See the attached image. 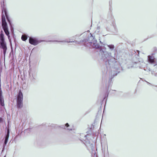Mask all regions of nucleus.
I'll list each match as a JSON object with an SVG mask.
<instances>
[{
  "instance_id": "1",
  "label": "nucleus",
  "mask_w": 157,
  "mask_h": 157,
  "mask_svg": "<svg viewBox=\"0 0 157 157\" xmlns=\"http://www.w3.org/2000/svg\"><path fill=\"white\" fill-rule=\"evenodd\" d=\"M83 42L84 45L86 47L90 48L99 49L101 59L104 61H109L112 57L111 53L106 51L105 47H100L99 44L97 43V40L92 36H90L88 40H84Z\"/></svg>"
},
{
  "instance_id": "2",
  "label": "nucleus",
  "mask_w": 157,
  "mask_h": 157,
  "mask_svg": "<svg viewBox=\"0 0 157 157\" xmlns=\"http://www.w3.org/2000/svg\"><path fill=\"white\" fill-rule=\"evenodd\" d=\"M2 12L4 11L5 15L3 14L2 15V26L3 29L6 35L8 36V38L10 40V36L9 35V32L8 31V29L7 24L6 22L5 19V16L6 19L9 22H10L8 16L7 15L6 9V8H3L2 10Z\"/></svg>"
},
{
  "instance_id": "3",
  "label": "nucleus",
  "mask_w": 157,
  "mask_h": 157,
  "mask_svg": "<svg viewBox=\"0 0 157 157\" xmlns=\"http://www.w3.org/2000/svg\"><path fill=\"white\" fill-rule=\"evenodd\" d=\"M0 48L3 49V54L5 55L7 49L6 43L5 41L3 32L1 31L0 34Z\"/></svg>"
},
{
  "instance_id": "4",
  "label": "nucleus",
  "mask_w": 157,
  "mask_h": 157,
  "mask_svg": "<svg viewBox=\"0 0 157 157\" xmlns=\"http://www.w3.org/2000/svg\"><path fill=\"white\" fill-rule=\"evenodd\" d=\"M17 104L18 108H21L23 106V94L21 91L17 95Z\"/></svg>"
},
{
  "instance_id": "5",
  "label": "nucleus",
  "mask_w": 157,
  "mask_h": 157,
  "mask_svg": "<svg viewBox=\"0 0 157 157\" xmlns=\"http://www.w3.org/2000/svg\"><path fill=\"white\" fill-rule=\"evenodd\" d=\"M147 61L149 63L153 64L154 66L157 65L156 59L155 58L153 54L148 56Z\"/></svg>"
},
{
  "instance_id": "6",
  "label": "nucleus",
  "mask_w": 157,
  "mask_h": 157,
  "mask_svg": "<svg viewBox=\"0 0 157 157\" xmlns=\"http://www.w3.org/2000/svg\"><path fill=\"white\" fill-rule=\"evenodd\" d=\"M29 43L33 45H36L40 43L43 41L39 40H38L35 38H33L30 37L29 38Z\"/></svg>"
},
{
  "instance_id": "7",
  "label": "nucleus",
  "mask_w": 157,
  "mask_h": 157,
  "mask_svg": "<svg viewBox=\"0 0 157 157\" xmlns=\"http://www.w3.org/2000/svg\"><path fill=\"white\" fill-rule=\"evenodd\" d=\"M0 104L2 106L4 105V99L2 95V92L1 90H0Z\"/></svg>"
},
{
  "instance_id": "8",
  "label": "nucleus",
  "mask_w": 157,
  "mask_h": 157,
  "mask_svg": "<svg viewBox=\"0 0 157 157\" xmlns=\"http://www.w3.org/2000/svg\"><path fill=\"white\" fill-rule=\"evenodd\" d=\"M9 129L8 130L7 132V135L5 137V141H4V144L5 145H6L8 142L9 137Z\"/></svg>"
},
{
  "instance_id": "9",
  "label": "nucleus",
  "mask_w": 157,
  "mask_h": 157,
  "mask_svg": "<svg viewBox=\"0 0 157 157\" xmlns=\"http://www.w3.org/2000/svg\"><path fill=\"white\" fill-rule=\"evenodd\" d=\"M92 155L93 157H97L96 151L95 149L92 150Z\"/></svg>"
},
{
  "instance_id": "10",
  "label": "nucleus",
  "mask_w": 157,
  "mask_h": 157,
  "mask_svg": "<svg viewBox=\"0 0 157 157\" xmlns=\"http://www.w3.org/2000/svg\"><path fill=\"white\" fill-rule=\"evenodd\" d=\"M107 46L111 51L113 50L115 48L114 45L113 44L107 45Z\"/></svg>"
},
{
  "instance_id": "11",
  "label": "nucleus",
  "mask_w": 157,
  "mask_h": 157,
  "mask_svg": "<svg viewBox=\"0 0 157 157\" xmlns=\"http://www.w3.org/2000/svg\"><path fill=\"white\" fill-rule=\"evenodd\" d=\"M27 36L26 35H23L21 36V39L23 41H25L27 39Z\"/></svg>"
},
{
  "instance_id": "12",
  "label": "nucleus",
  "mask_w": 157,
  "mask_h": 157,
  "mask_svg": "<svg viewBox=\"0 0 157 157\" xmlns=\"http://www.w3.org/2000/svg\"><path fill=\"white\" fill-rule=\"evenodd\" d=\"M151 74L152 75H154L155 77H157V73H155L154 72V71H152L151 72Z\"/></svg>"
},
{
  "instance_id": "13",
  "label": "nucleus",
  "mask_w": 157,
  "mask_h": 157,
  "mask_svg": "<svg viewBox=\"0 0 157 157\" xmlns=\"http://www.w3.org/2000/svg\"><path fill=\"white\" fill-rule=\"evenodd\" d=\"M59 42H67L69 43V42H74L75 41H66L64 40V41H59Z\"/></svg>"
},
{
  "instance_id": "14",
  "label": "nucleus",
  "mask_w": 157,
  "mask_h": 157,
  "mask_svg": "<svg viewBox=\"0 0 157 157\" xmlns=\"http://www.w3.org/2000/svg\"><path fill=\"white\" fill-rule=\"evenodd\" d=\"M144 70L145 71H151V69L149 67H147L146 68V69H144Z\"/></svg>"
},
{
  "instance_id": "15",
  "label": "nucleus",
  "mask_w": 157,
  "mask_h": 157,
  "mask_svg": "<svg viewBox=\"0 0 157 157\" xmlns=\"http://www.w3.org/2000/svg\"><path fill=\"white\" fill-rule=\"evenodd\" d=\"M2 121H3L2 119V118L0 117V123L2 122Z\"/></svg>"
},
{
  "instance_id": "16",
  "label": "nucleus",
  "mask_w": 157,
  "mask_h": 157,
  "mask_svg": "<svg viewBox=\"0 0 157 157\" xmlns=\"http://www.w3.org/2000/svg\"><path fill=\"white\" fill-rule=\"evenodd\" d=\"M137 67L136 66H132L131 67ZM129 68H130V67H128Z\"/></svg>"
},
{
  "instance_id": "17",
  "label": "nucleus",
  "mask_w": 157,
  "mask_h": 157,
  "mask_svg": "<svg viewBox=\"0 0 157 157\" xmlns=\"http://www.w3.org/2000/svg\"><path fill=\"white\" fill-rule=\"evenodd\" d=\"M65 126H66L67 127H68L69 126V125L67 123L66 124Z\"/></svg>"
},
{
  "instance_id": "18",
  "label": "nucleus",
  "mask_w": 157,
  "mask_h": 157,
  "mask_svg": "<svg viewBox=\"0 0 157 157\" xmlns=\"http://www.w3.org/2000/svg\"><path fill=\"white\" fill-rule=\"evenodd\" d=\"M147 82V83L148 84H150V83H149V82Z\"/></svg>"
},
{
  "instance_id": "19",
  "label": "nucleus",
  "mask_w": 157,
  "mask_h": 157,
  "mask_svg": "<svg viewBox=\"0 0 157 157\" xmlns=\"http://www.w3.org/2000/svg\"><path fill=\"white\" fill-rule=\"evenodd\" d=\"M76 36H73V38H75V37H76Z\"/></svg>"
},
{
  "instance_id": "20",
  "label": "nucleus",
  "mask_w": 157,
  "mask_h": 157,
  "mask_svg": "<svg viewBox=\"0 0 157 157\" xmlns=\"http://www.w3.org/2000/svg\"><path fill=\"white\" fill-rule=\"evenodd\" d=\"M4 157H6V156H5Z\"/></svg>"
}]
</instances>
